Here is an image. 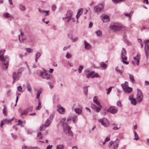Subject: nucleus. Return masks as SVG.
I'll return each mask as SVG.
<instances>
[{
	"mask_svg": "<svg viewBox=\"0 0 149 149\" xmlns=\"http://www.w3.org/2000/svg\"><path fill=\"white\" fill-rule=\"evenodd\" d=\"M112 125L113 126V130H118L119 129V128H118L117 127V125L116 124H112Z\"/></svg>",
	"mask_w": 149,
	"mask_h": 149,
	"instance_id": "3c124183",
	"label": "nucleus"
},
{
	"mask_svg": "<svg viewBox=\"0 0 149 149\" xmlns=\"http://www.w3.org/2000/svg\"><path fill=\"white\" fill-rule=\"evenodd\" d=\"M112 1L114 4L120 3V1L119 0H112Z\"/></svg>",
	"mask_w": 149,
	"mask_h": 149,
	"instance_id": "6e6d98bb",
	"label": "nucleus"
},
{
	"mask_svg": "<svg viewBox=\"0 0 149 149\" xmlns=\"http://www.w3.org/2000/svg\"><path fill=\"white\" fill-rule=\"evenodd\" d=\"M33 107L32 106L29 107L26 109L27 110L28 112L29 111H32Z\"/></svg>",
	"mask_w": 149,
	"mask_h": 149,
	"instance_id": "37998d69",
	"label": "nucleus"
},
{
	"mask_svg": "<svg viewBox=\"0 0 149 149\" xmlns=\"http://www.w3.org/2000/svg\"><path fill=\"white\" fill-rule=\"evenodd\" d=\"M121 54L122 61L124 64L128 65L129 64V62L125 61L127 59V57L126 56V52L125 49L123 48L122 49Z\"/></svg>",
	"mask_w": 149,
	"mask_h": 149,
	"instance_id": "39448f33",
	"label": "nucleus"
},
{
	"mask_svg": "<svg viewBox=\"0 0 149 149\" xmlns=\"http://www.w3.org/2000/svg\"><path fill=\"white\" fill-rule=\"evenodd\" d=\"M115 70L117 72L119 73L120 74H122V71L120 70L118 67H116L115 68Z\"/></svg>",
	"mask_w": 149,
	"mask_h": 149,
	"instance_id": "4c0bfd02",
	"label": "nucleus"
},
{
	"mask_svg": "<svg viewBox=\"0 0 149 149\" xmlns=\"http://www.w3.org/2000/svg\"><path fill=\"white\" fill-rule=\"evenodd\" d=\"M117 105L120 107H121L122 106V104L120 101H118L117 102Z\"/></svg>",
	"mask_w": 149,
	"mask_h": 149,
	"instance_id": "09e8293b",
	"label": "nucleus"
},
{
	"mask_svg": "<svg viewBox=\"0 0 149 149\" xmlns=\"http://www.w3.org/2000/svg\"><path fill=\"white\" fill-rule=\"evenodd\" d=\"M95 72L94 71H91L89 73L86 75V77L87 78H88Z\"/></svg>",
	"mask_w": 149,
	"mask_h": 149,
	"instance_id": "a19ab883",
	"label": "nucleus"
},
{
	"mask_svg": "<svg viewBox=\"0 0 149 149\" xmlns=\"http://www.w3.org/2000/svg\"><path fill=\"white\" fill-rule=\"evenodd\" d=\"M88 86H85L84 87V93L86 95H87L88 93Z\"/></svg>",
	"mask_w": 149,
	"mask_h": 149,
	"instance_id": "c756f323",
	"label": "nucleus"
},
{
	"mask_svg": "<svg viewBox=\"0 0 149 149\" xmlns=\"http://www.w3.org/2000/svg\"><path fill=\"white\" fill-rule=\"evenodd\" d=\"M129 99L131 101L132 104L134 105H136L137 102L135 98H133L131 97H129Z\"/></svg>",
	"mask_w": 149,
	"mask_h": 149,
	"instance_id": "412c9836",
	"label": "nucleus"
},
{
	"mask_svg": "<svg viewBox=\"0 0 149 149\" xmlns=\"http://www.w3.org/2000/svg\"><path fill=\"white\" fill-rule=\"evenodd\" d=\"M64 147L63 144H59L56 146V149H63Z\"/></svg>",
	"mask_w": 149,
	"mask_h": 149,
	"instance_id": "2f4dec72",
	"label": "nucleus"
},
{
	"mask_svg": "<svg viewBox=\"0 0 149 149\" xmlns=\"http://www.w3.org/2000/svg\"><path fill=\"white\" fill-rule=\"evenodd\" d=\"M110 140V138L109 137H107L105 139V142H108V141H109V140Z\"/></svg>",
	"mask_w": 149,
	"mask_h": 149,
	"instance_id": "774afa93",
	"label": "nucleus"
},
{
	"mask_svg": "<svg viewBox=\"0 0 149 149\" xmlns=\"http://www.w3.org/2000/svg\"><path fill=\"white\" fill-rule=\"evenodd\" d=\"M98 97H97L95 96L94 97L93 101L94 103L97 105L98 106H100V102L97 100Z\"/></svg>",
	"mask_w": 149,
	"mask_h": 149,
	"instance_id": "393cba45",
	"label": "nucleus"
},
{
	"mask_svg": "<svg viewBox=\"0 0 149 149\" xmlns=\"http://www.w3.org/2000/svg\"><path fill=\"white\" fill-rule=\"evenodd\" d=\"M128 84L127 82L125 81L124 83L121 84V86L125 92L129 93L132 91V89L131 88L129 87Z\"/></svg>",
	"mask_w": 149,
	"mask_h": 149,
	"instance_id": "423d86ee",
	"label": "nucleus"
},
{
	"mask_svg": "<svg viewBox=\"0 0 149 149\" xmlns=\"http://www.w3.org/2000/svg\"><path fill=\"white\" fill-rule=\"evenodd\" d=\"M134 135L135 138L134 139L135 140H139V137L138 136L136 132L135 131H134Z\"/></svg>",
	"mask_w": 149,
	"mask_h": 149,
	"instance_id": "e433bc0d",
	"label": "nucleus"
},
{
	"mask_svg": "<svg viewBox=\"0 0 149 149\" xmlns=\"http://www.w3.org/2000/svg\"><path fill=\"white\" fill-rule=\"evenodd\" d=\"M24 36V33L21 32V35L19 36V40H20V38L21 37Z\"/></svg>",
	"mask_w": 149,
	"mask_h": 149,
	"instance_id": "052dcab7",
	"label": "nucleus"
},
{
	"mask_svg": "<svg viewBox=\"0 0 149 149\" xmlns=\"http://www.w3.org/2000/svg\"><path fill=\"white\" fill-rule=\"evenodd\" d=\"M56 6L55 5H53L52 6V9L53 11L55 10L56 9Z\"/></svg>",
	"mask_w": 149,
	"mask_h": 149,
	"instance_id": "13d9d810",
	"label": "nucleus"
},
{
	"mask_svg": "<svg viewBox=\"0 0 149 149\" xmlns=\"http://www.w3.org/2000/svg\"><path fill=\"white\" fill-rule=\"evenodd\" d=\"M145 51L146 58H148V56L149 55V50H145Z\"/></svg>",
	"mask_w": 149,
	"mask_h": 149,
	"instance_id": "de8ad7c7",
	"label": "nucleus"
},
{
	"mask_svg": "<svg viewBox=\"0 0 149 149\" xmlns=\"http://www.w3.org/2000/svg\"><path fill=\"white\" fill-rule=\"evenodd\" d=\"M3 16L8 18V19L11 20L13 17L10 14L8 13H6L3 14Z\"/></svg>",
	"mask_w": 149,
	"mask_h": 149,
	"instance_id": "4be33fe9",
	"label": "nucleus"
},
{
	"mask_svg": "<svg viewBox=\"0 0 149 149\" xmlns=\"http://www.w3.org/2000/svg\"><path fill=\"white\" fill-rule=\"evenodd\" d=\"M28 112L27 110L26 109L23 111L20 115V116H21L23 115H26L28 114Z\"/></svg>",
	"mask_w": 149,
	"mask_h": 149,
	"instance_id": "cd10ccee",
	"label": "nucleus"
},
{
	"mask_svg": "<svg viewBox=\"0 0 149 149\" xmlns=\"http://www.w3.org/2000/svg\"><path fill=\"white\" fill-rule=\"evenodd\" d=\"M53 116V115H51L49 118L46 120L45 124V127H48L50 125L52 121Z\"/></svg>",
	"mask_w": 149,
	"mask_h": 149,
	"instance_id": "f8f14e48",
	"label": "nucleus"
},
{
	"mask_svg": "<svg viewBox=\"0 0 149 149\" xmlns=\"http://www.w3.org/2000/svg\"><path fill=\"white\" fill-rule=\"evenodd\" d=\"M119 143V140L117 139L115 141H111L109 144V146L110 149H117Z\"/></svg>",
	"mask_w": 149,
	"mask_h": 149,
	"instance_id": "20e7f679",
	"label": "nucleus"
},
{
	"mask_svg": "<svg viewBox=\"0 0 149 149\" xmlns=\"http://www.w3.org/2000/svg\"><path fill=\"white\" fill-rule=\"evenodd\" d=\"M22 88L21 86H19L17 87V90L20 92L22 91Z\"/></svg>",
	"mask_w": 149,
	"mask_h": 149,
	"instance_id": "69168bd1",
	"label": "nucleus"
},
{
	"mask_svg": "<svg viewBox=\"0 0 149 149\" xmlns=\"http://www.w3.org/2000/svg\"><path fill=\"white\" fill-rule=\"evenodd\" d=\"M99 121L102 125L105 127H108L110 125L109 123L106 118H102V119L99 120Z\"/></svg>",
	"mask_w": 149,
	"mask_h": 149,
	"instance_id": "6e6552de",
	"label": "nucleus"
},
{
	"mask_svg": "<svg viewBox=\"0 0 149 149\" xmlns=\"http://www.w3.org/2000/svg\"><path fill=\"white\" fill-rule=\"evenodd\" d=\"M84 45L85 46V48L86 49H88L91 48V45L88 43L86 41H84Z\"/></svg>",
	"mask_w": 149,
	"mask_h": 149,
	"instance_id": "5701e85b",
	"label": "nucleus"
},
{
	"mask_svg": "<svg viewBox=\"0 0 149 149\" xmlns=\"http://www.w3.org/2000/svg\"><path fill=\"white\" fill-rule=\"evenodd\" d=\"M49 10L47 11V10H44V13H45V16H47L49 15Z\"/></svg>",
	"mask_w": 149,
	"mask_h": 149,
	"instance_id": "bf43d9fd",
	"label": "nucleus"
},
{
	"mask_svg": "<svg viewBox=\"0 0 149 149\" xmlns=\"http://www.w3.org/2000/svg\"><path fill=\"white\" fill-rule=\"evenodd\" d=\"M112 87H110L108 89H107V94H108L109 93L111 92V90Z\"/></svg>",
	"mask_w": 149,
	"mask_h": 149,
	"instance_id": "5fc2aeb1",
	"label": "nucleus"
},
{
	"mask_svg": "<svg viewBox=\"0 0 149 149\" xmlns=\"http://www.w3.org/2000/svg\"><path fill=\"white\" fill-rule=\"evenodd\" d=\"M110 28L114 31H119L122 29V27L121 26L118 25L116 24H113L110 26Z\"/></svg>",
	"mask_w": 149,
	"mask_h": 149,
	"instance_id": "1a4fd4ad",
	"label": "nucleus"
},
{
	"mask_svg": "<svg viewBox=\"0 0 149 149\" xmlns=\"http://www.w3.org/2000/svg\"><path fill=\"white\" fill-rule=\"evenodd\" d=\"M21 37V39L20 40L22 41L23 42H24V40L26 39V37H25L24 36H22Z\"/></svg>",
	"mask_w": 149,
	"mask_h": 149,
	"instance_id": "e2e57ef3",
	"label": "nucleus"
},
{
	"mask_svg": "<svg viewBox=\"0 0 149 149\" xmlns=\"http://www.w3.org/2000/svg\"><path fill=\"white\" fill-rule=\"evenodd\" d=\"M52 146V145H49L46 147V149H51Z\"/></svg>",
	"mask_w": 149,
	"mask_h": 149,
	"instance_id": "0e129e2a",
	"label": "nucleus"
},
{
	"mask_svg": "<svg viewBox=\"0 0 149 149\" xmlns=\"http://www.w3.org/2000/svg\"><path fill=\"white\" fill-rule=\"evenodd\" d=\"M70 34H68V36L71 39H72V42H76V41H77V40L78 39V37H75L74 38H71V37H70Z\"/></svg>",
	"mask_w": 149,
	"mask_h": 149,
	"instance_id": "c9c22d12",
	"label": "nucleus"
},
{
	"mask_svg": "<svg viewBox=\"0 0 149 149\" xmlns=\"http://www.w3.org/2000/svg\"><path fill=\"white\" fill-rule=\"evenodd\" d=\"M19 8L22 11L26 9L25 7L21 4L19 5Z\"/></svg>",
	"mask_w": 149,
	"mask_h": 149,
	"instance_id": "f704fd0d",
	"label": "nucleus"
},
{
	"mask_svg": "<svg viewBox=\"0 0 149 149\" xmlns=\"http://www.w3.org/2000/svg\"><path fill=\"white\" fill-rule=\"evenodd\" d=\"M101 17L102 18V20L104 22H107L110 20L109 17L106 15H102Z\"/></svg>",
	"mask_w": 149,
	"mask_h": 149,
	"instance_id": "2eb2a0df",
	"label": "nucleus"
},
{
	"mask_svg": "<svg viewBox=\"0 0 149 149\" xmlns=\"http://www.w3.org/2000/svg\"><path fill=\"white\" fill-rule=\"evenodd\" d=\"M145 50H149V44H145Z\"/></svg>",
	"mask_w": 149,
	"mask_h": 149,
	"instance_id": "c03bdc74",
	"label": "nucleus"
},
{
	"mask_svg": "<svg viewBox=\"0 0 149 149\" xmlns=\"http://www.w3.org/2000/svg\"><path fill=\"white\" fill-rule=\"evenodd\" d=\"M26 52L28 53H31L32 52L33 50L32 49L30 48H27L26 49Z\"/></svg>",
	"mask_w": 149,
	"mask_h": 149,
	"instance_id": "79ce46f5",
	"label": "nucleus"
},
{
	"mask_svg": "<svg viewBox=\"0 0 149 149\" xmlns=\"http://www.w3.org/2000/svg\"><path fill=\"white\" fill-rule=\"evenodd\" d=\"M13 120V118H12L10 120L8 119H5L2 120L1 121V125L0 126L2 127L3 125L5 124H7L10 122H11Z\"/></svg>",
	"mask_w": 149,
	"mask_h": 149,
	"instance_id": "4468645a",
	"label": "nucleus"
},
{
	"mask_svg": "<svg viewBox=\"0 0 149 149\" xmlns=\"http://www.w3.org/2000/svg\"><path fill=\"white\" fill-rule=\"evenodd\" d=\"M18 123L17 124V125H22L23 123V122L21 121V120H19L18 121Z\"/></svg>",
	"mask_w": 149,
	"mask_h": 149,
	"instance_id": "338daca9",
	"label": "nucleus"
},
{
	"mask_svg": "<svg viewBox=\"0 0 149 149\" xmlns=\"http://www.w3.org/2000/svg\"><path fill=\"white\" fill-rule=\"evenodd\" d=\"M99 77V76L98 74L97 73H96L95 74L92 75L91 76V78H93L95 77Z\"/></svg>",
	"mask_w": 149,
	"mask_h": 149,
	"instance_id": "a18cd8bd",
	"label": "nucleus"
},
{
	"mask_svg": "<svg viewBox=\"0 0 149 149\" xmlns=\"http://www.w3.org/2000/svg\"><path fill=\"white\" fill-rule=\"evenodd\" d=\"M42 135V133L41 132H39L37 134V137L39 138V139H41L42 138V137L41 136Z\"/></svg>",
	"mask_w": 149,
	"mask_h": 149,
	"instance_id": "49530a36",
	"label": "nucleus"
},
{
	"mask_svg": "<svg viewBox=\"0 0 149 149\" xmlns=\"http://www.w3.org/2000/svg\"><path fill=\"white\" fill-rule=\"evenodd\" d=\"M41 107H42V106H41V103L40 101H39V103L38 104V106L36 108V110H39L41 109Z\"/></svg>",
	"mask_w": 149,
	"mask_h": 149,
	"instance_id": "58836bf2",
	"label": "nucleus"
},
{
	"mask_svg": "<svg viewBox=\"0 0 149 149\" xmlns=\"http://www.w3.org/2000/svg\"><path fill=\"white\" fill-rule=\"evenodd\" d=\"M26 88L27 89L28 91L30 93H31L32 92V88L30 84H29V83H28L27 84Z\"/></svg>",
	"mask_w": 149,
	"mask_h": 149,
	"instance_id": "a878e982",
	"label": "nucleus"
},
{
	"mask_svg": "<svg viewBox=\"0 0 149 149\" xmlns=\"http://www.w3.org/2000/svg\"><path fill=\"white\" fill-rule=\"evenodd\" d=\"M104 8V5L102 3L99 4L95 6L94 10L95 13L99 12L102 11Z\"/></svg>",
	"mask_w": 149,
	"mask_h": 149,
	"instance_id": "0eeeda50",
	"label": "nucleus"
},
{
	"mask_svg": "<svg viewBox=\"0 0 149 149\" xmlns=\"http://www.w3.org/2000/svg\"><path fill=\"white\" fill-rule=\"evenodd\" d=\"M41 56V53L39 52L36 53L35 54V62L36 63L38 62V60Z\"/></svg>",
	"mask_w": 149,
	"mask_h": 149,
	"instance_id": "b1692460",
	"label": "nucleus"
},
{
	"mask_svg": "<svg viewBox=\"0 0 149 149\" xmlns=\"http://www.w3.org/2000/svg\"><path fill=\"white\" fill-rule=\"evenodd\" d=\"M3 113L4 114L5 116H6L7 115V113H6V111L5 109V108L4 107V109L3 110Z\"/></svg>",
	"mask_w": 149,
	"mask_h": 149,
	"instance_id": "680f3d73",
	"label": "nucleus"
},
{
	"mask_svg": "<svg viewBox=\"0 0 149 149\" xmlns=\"http://www.w3.org/2000/svg\"><path fill=\"white\" fill-rule=\"evenodd\" d=\"M140 58V55L137 54L136 56L134 57V60L136 61V64L137 65H138L139 64V61Z\"/></svg>",
	"mask_w": 149,
	"mask_h": 149,
	"instance_id": "6ab92c4d",
	"label": "nucleus"
},
{
	"mask_svg": "<svg viewBox=\"0 0 149 149\" xmlns=\"http://www.w3.org/2000/svg\"><path fill=\"white\" fill-rule=\"evenodd\" d=\"M63 125L64 133L68 136H72V132L70 130V128L68 125L65 123H63Z\"/></svg>",
	"mask_w": 149,
	"mask_h": 149,
	"instance_id": "7ed1b4c3",
	"label": "nucleus"
},
{
	"mask_svg": "<svg viewBox=\"0 0 149 149\" xmlns=\"http://www.w3.org/2000/svg\"><path fill=\"white\" fill-rule=\"evenodd\" d=\"M13 79L16 80L17 79H19L21 76L18 74V72L17 73L15 72H14L13 74Z\"/></svg>",
	"mask_w": 149,
	"mask_h": 149,
	"instance_id": "a211bd4d",
	"label": "nucleus"
},
{
	"mask_svg": "<svg viewBox=\"0 0 149 149\" xmlns=\"http://www.w3.org/2000/svg\"><path fill=\"white\" fill-rule=\"evenodd\" d=\"M24 67H21L19 68L17 72L18 74H20L21 76L22 75V72L24 70Z\"/></svg>",
	"mask_w": 149,
	"mask_h": 149,
	"instance_id": "c85d7f7f",
	"label": "nucleus"
},
{
	"mask_svg": "<svg viewBox=\"0 0 149 149\" xmlns=\"http://www.w3.org/2000/svg\"><path fill=\"white\" fill-rule=\"evenodd\" d=\"M83 66L81 65L80 66L78 69V72L79 73H81V71L83 69Z\"/></svg>",
	"mask_w": 149,
	"mask_h": 149,
	"instance_id": "8fccbe9b",
	"label": "nucleus"
},
{
	"mask_svg": "<svg viewBox=\"0 0 149 149\" xmlns=\"http://www.w3.org/2000/svg\"><path fill=\"white\" fill-rule=\"evenodd\" d=\"M42 91V90L41 89H39L37 93L36 94V98L38 99L39 97L40 96V93H41Z\"/></svg>",
	"mask_w": 149,
	"mask_h": 149,
	"instance_id": "473e14b6",
	"label": "nucleus"
},
{
	"mask_svg": "<svg viewBox=\"0 0 149 149\" xmlns=\"http://www.w3.org/2000/svg\"><path fill=\"white\" fill-rule=\"evenodd\" d=\"M74 111L76 113L78 114H80L82 111L81 109L79 108H76L74 109Z\"/></svg>",
	"mask_w": 149,
	"mask_h": 149,
	"instance_id": "bb28decb",
	"label": "nucleus"
},
{
	"mask_svg": "<svg viewBox=\"0 0 149 149\" xmlns=\"http://www.w3.org/2000/svg\"><path fill=\"white\" fill-rule=\"evenodd\" d=\"M95 33L97 36L100 37L102 36V31L100 30H98L95 32Z\"/></svg>",
	"mask_w": 149,
	"mask_h": 149,
	"instance_id": "7c9ffc66",
	"label": "nucleus"
},
{
	"mask_svg": "<svg viewBox=\"0 0 149 149\" xmlns=\"http://www.w3.org/2000/svg\"><path fill=\"white\" fill-rule=\"evenodd\" d=\"M72 57V55L70 53L68 52L67 53L66 55V57L67 58H71Z\"/></svg>",
	"mask_w": 149,
	"mask_h": 149,
	"instance_id": "ea45409f",
	"label": "nucleus"
},
{
	"mask_svg": "<svg viewBox=\"0 0 149 149\" xmlns=\"http://www.w3.org/2000/svg\"><path fill=\"white\" fill-rule=\"evenodd\" d=\"M83 10V9L82 8H80L78 11L77 14L79 15L80 13H82V11Z\"/></svg>",
	"mask_w": 149,
	"mask_h": 149,
	"instance_id": "4d7b16f0",
	"label": "nucleus"
},
{
	"mask_svg": "<svg viewBox=\"0 0 149 149\" xmlns=\"http://www.w3.org/2000/svg\"><path fill=\"white\" fill-rule=\"evenodd\" d=\"M137 91L136 99L139 102H140L143 100L142 93L141 91L139 89H137Z\"/></svg>",
	"mask_w": 149,
	"mask_h": 149,
	"instance_id": "9d476101",
	"label": "nucleus"
},
{
	"mask_svg": "<svg viewBox=\"0 0 149 149\" xmlns=\"http://www.w3.org/2000/svg\"><path fill=\"white\" fill-rule=\"evenodd\" d=\"M45 126L44 125H42L40 127V131H42L45 130Z\"/></svg>",
	"mask_w": 149,
	"mask_h": 149,
	"instance_id": "603ef678",
	"label": "nucleus"
},
{
	"mask_svg": "<svg viewBox=\"0 0 149 149\" xmlns=\"http://www.w3.org/2000/svg\"><path fill=\"white\" fill-rule=\"evenodd\" d=\"M91 106L94 110L97 112H99L102 108L101 105L99 107H97L94 104H91Z\"/></svg>",
	"mask_w": 149,
	"mask_h": 149,
	"instance_id": "dca6fc26",
	"label": "nucleus"
},
{
	"mask_svg": "<svg viewBox=\"0 0 149 149\" xmlns=\"http://www.w3.org/2000/svg\"><path fill=\"white\" fill-rule=\"evenodd\" d=\"M43 70H44L43 72L41 70L38 71L37 72L38 75L39 77H41L42 78L47 80L51 79L52 77V75L48 73L46 70L44 69Z\"/></svg>",
	"mask_w": 149,
	"mask_h": 149,
	"instance_id": "f03ea898",
	"label": "nucleus"
},
{
	"mask_svg": "<svg viewBox=\"0 0 149 149\" xmlns=\"http://www.w3.org/2000/svg\"><path fill=\"white\" fill-rule=\"evenodd\" d=\"M5 50H3L0 52V61L2 63V67L4 70H6L8 67L9 61V57L8 56H4V53Z\"/></svg>",
	"mask_w": 149,
	"mask_h": 149,
	"instance_id": "f257e3e1",
	"label": "nucleus"
},
{
	"mask_svg": "<svg viewBox=\"0 0 149 149\" xmlns=\"http://www.w3.org/2000/svg\"><path fill=\"white\" fill-rule=\"evenodd\" d=\"M100 66L102 70H106L107 68V65L104 62L100 63Z\"/></svg>",
	"mask_w": 149,
	"mask_h": 149,
	"instance_id": "aec40b11",
	"label": "nucleus"
},
{
	"mask_svg": "<svg viewBox=\"0 0 149 149\" xmlns=\"http://www.w3.org/2000/svg\"><path fill=\"white\" fill-rule=\"evenodd\" d=\"M57 107L58 108L57 110L60 113L62 114L64 113L65 112V109L63 107L61 106L60 105H58Z\"/></svg>",
	"mask_w": 149,
	"mask_h": 149,
	"instance_id": "f3484780",
	"label": "nucleus"
},
{
	"mask_svg": "<svg viewBox=\"0 0 149 149\" xmlns=\"http://www.w3.org/2000/svg\"><path fill=\"white\" fill-rule=\"evenodd\" d=\"M73 15V12L71 10H68L67 11V13L66 14V17H63V19L65 20V19H67V18H71Z\"/></svg>",
	"mask_w": 149,
	"mask_h": 149,
	"instance_id": "ddd939ff",
	"label": "nucleus"
},
{
	"mask_svg": "<svg viewBox=\"0 0 149 149\" xmlns=\"http://www.w3.org/2000/svg\"><path fill=\"white\" fill-rule=\"evenodd\" d=\"M124 15L125 16L128 17H129V20H130L131 19V16H130V14H129V13H125L124 14Z\"/></svg>",
	"mask_w": 149,
	"mask_h": 149,
	"instance_id": "864d4df0",
	"label": "nucleus"
},
{
	"mask_svg": "<svg viewBox=\"0 0 149 149\" xmlns=\"http://www.w3.org/2000/svg\"><path fill=\"white\" fill-rule=\"evenodd\" d=\"M129 77L130 80L133 83H134L135 82V80L134 79V76L130 74H129Z\"/></svg>",
	"mask_w": 149,
	"mask_h": 149,
	"instance_id": "72a5a7b5",
	"label": "nucleus"
},
{
	"mask_svg": "<svg viewBox=\"0 0 149 149\" xmlns=\"http://www.w3.org/2000/svg\"><path fill=\"white\" fill-rule=\"evenodd\" d=\"M118 110L117 107L115 106H111L107 110L108 112H109L112 114H115L117 113Z\"/></svg>",
	"mask_w": 149,
	"mask_h": 149,
	"instance_id": "9b49d317",
	"label": "nucleus"
}]
</instances>
